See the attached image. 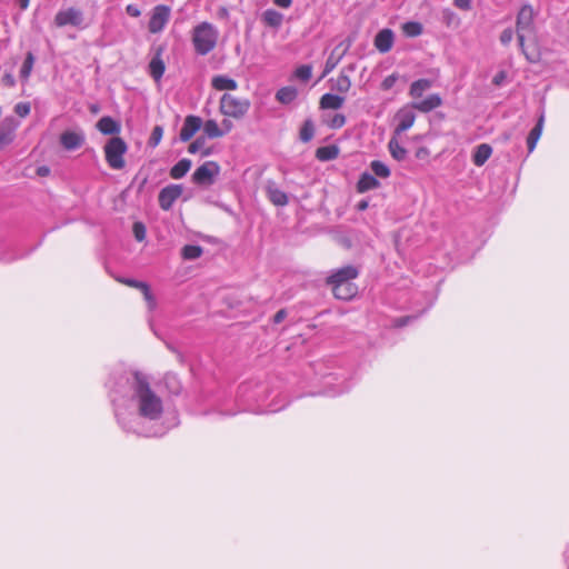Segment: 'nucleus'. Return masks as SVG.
Here are the masks:
<instances>
[{
    "mask_svg": "<svg viewBox=\"0 0 569 569\" xmlns=\"http://www.w3.org/2000/svg\"><path fill=\"white\" fill-rule=\"evenodd\" d=\"M388 148H389V151L391 153V156L398 160V161H402L406 159L407 157V150L400 146L399 141L397 140L396 137H392L388 143Z\"/></svg>",
    "mask_w": 569,
    "mask_h": 569,
    "instance_id": "473e14b6",
    "label": "nucleus"
},
{
    "mask_svg": "<svg viewBox=\"0 0 569 569\" xmlns=\"http://www.w3.org/2000/svg\"><path fill=\"white\" fill-rule=\"evenodd\" d=\"M330 81L331 89L339 93H346L351 88L350 77L347 73H345V70H342L336 79H331Z\"/></svg>",
    "mask_w": 569,
    "mask_h": 569,
    "instance_id": "b1692460",
    "label": "nucleus"
},
{
    "mask_svg": "<svg viewBox=\"0 0 569 569\" xmlns=\"http://www.w3.org/2000/svg\"><path fill=\"white\" fill-rule=\"evenodd\" d=\"M133 234L137 241H143L146 238V227L142 222H134L133 223Z\"/></svg>",
    "mask_w": 569,
    "mask_h": 569,
    "instance_id": "37998d69",
    "label": "nucleus"
},
{
    "mask_svg": "<svg viewBox=\"0 0 569 569\" xmlns=\"http://www.w3.org/2000/svg\"><path fill=\"white\" fill-rule=\"evenodd\" d=\"M315 134V126L312 120L307 119L300 129V140L302 142H309Z\"/></svg>",
    "mask_w": 569,
    "mask_h": 569,
    "instance_id": "4c0bfd02",
    "label": "nucleus"
},
{
    "mask_svg": "<svg viewBox=\"0 0 569 569\" xmlns=\"http://www.w3.org/2000/svg\"><path fill=\"white\" fill-rule=\"evenodd\" d=\"M402 31L408 37H418L422 33V24L416 21H408L402 24Z\"/></svg>",
    "mask_w": 569,
    "mask_h": 569,
    "instance_id": "e433bc0d",
    "label": "nucleus"
},
{
    "mask_svg": "<svg viewBox=\"0 0 569 569\" xmlns=\"http://www.w3.org/2000/svg\"><path fill=\"white\" fill-rule=\"evenodd\" d=\"M273 2L280 8H289L292 3V0H273Z\"/></svg>",
    "mask_w": 569,
    "mask_h": 569,
    "instance_id": "bf43d9fd",
    "label": "nucleus"
},
{
    "mask_svg": "<svg viewBox=\"0 0 569 569\" xmlns=\"http://www.w3.org/2000/svg\"><path fill=\"white\" fill-rule=\"evenodd\" d=\"M380 187V182L377 178L368 172H363L357 183V189L359 192H367L369 190H373Z\"/></svg>",
    "mask_w": 569,
    "mask_h": 569,
    "instance_id": "4be33fe9",
    "label": "nucleus"
},
{
    "mask_svg": "<svg viewBox=\"0 0 569 569\" xmlns=\"http://www.w3.org/2000/svg\"><path fill=\"white\" fill-rule=\"evenodd\" d=\"M267 194L269 200L278 207L288 204V196L284 191L280 190L274 183L267 186Z\"/></svg>",
    "mask_w": 569,
    "mask_h": 569,
    "instance_id": "aec40b11",
    "label": "nucleus"
},
{
    "mask_svg": "<svg viewBox=\"0 0 569 569\" xmlns=\"http://www.w3.org/2000/svg\"><path fill=\"white\" fill-rule=\"evenodd\" d=\"M358 274V269L355 266L348 264L335 270L331 276L327 278V283L329 286L337 283H352V280L356 279Z\"/></svg>",
    "mask_w": 569,
    "mask_h": 569,
    "instance_id": "9b49d317",
    "label": "nucleus"
},
{
    "mask_svg": "<svg viewBox=\"0 0 569 569\" xmlns=\"http://www.w3.org/2000/svg\"><path fill=\"white\" fill-rule=\"evenodd\" d=\"M286 317H287V311L284 309H280L273 316V322L274 323H280V322H282L284 320Z\"/></svg>",
    "mask_w": 569,
    "mask_h": 569,
    "instance_id": "5fc2aeb1",
    "label": "nucleus"
},
{
    "mask_svg": "<svg viewBox=\"0 0 569 569\" xmlns=\"http://www.w3.org/2000/svg\"><path fill=\"white\" fill-rule=\"evenodd\" d=\"M142 293H143V297H144L146 301L149 305V308L153 309L156 307V300H154V297L152 296V293L150 291L149 286H147L146 290H142Z\"/></svg>",
    "mask_w": 569,
    "mask_h": 569,
    "instance_id": "8fccbe9b",
    "label": "nucleus"
},
{
    "mask_svg": "<svg viewBox=\"0 0 569 569\" xmlns=\"http://www.w3.org/2000/svg\"><path fill=\"white\" fill-rule=\"evenodd\" d=\"M203 250L200 246L187 244L182 248L181 254L186 260H194L201 257Z\"/></svg>",
    "mask_w": 569,
    "mask_h": 569,
    "instance_id": "c9c22d12",
    "label": "nucleus"
},
{
    "mask_svg": "<svg viewBox=\"0 0 569 569\" xmlns=\"http://www.w3.org/2000/svg\"><path fill=\"white\" fill-rule=\"evenodd\" d=\"M191 164H192L191 160L186 159V158L181 159L170 169V177L172 179L183 178L187 174V172L190 170Z\"/></svg>",
    "mask_w": 569,
    "mask_h": 569,
    "instance_id": "7c9ffc66",
    "label": "nucleus"
},
{
    "mask_svg": "<svg viewBox=\"0 0 569 569\" xmlns=\"http://www.w3.org/2000/svg\"><path fill=\"white\" fill-rule=\"evenodd\" d=\"M398 124L395 129L396 134H400L410 129L416 120V114L411 109L403 108L397 113Z\"/></svg>",
    "mask_w": 569,
    "mask_h": 569,
    "instance_id": "4468645a",
    "label": "nucleus"
},
{
    "mask_svg": "<svg viewBox=\"0 0 569 569\" xmlns=\"http://www.w3.org/2000/svg\"><path fill=\"white\" fill-rule=\"evenodd\" d=\"M212 87L216 90H236L238 88L237 82L227 76H216L211 81Z\"/></svg>",
    "mask_w": 569,
    "mask_h": 569,
    "instance_id": "cd10ccee",
    "label": "nucleus"
},
{
    "mask_svg": "<svg viewBox=\"0 0 569 569\" xmlns=\"http://www.w3.org/2000/svg\"><path fill=\"white\" fill-rule=\"evenodd\" d=\"M345 103V98L333 93H325L320 99V108L321 109H332L338 110Z\"/></svg>",
    "mask_w": 569,
    "mask_h": 569,
    "instance_id": "412c9836",
    "label": "nucleus"
},
{
    "mask_svg": "<svg viewBox=\"0 0 569 569\" xmlns=\"http://www.w3.org/2000/svg\"><path fill=\"white\" fill-rule=\"evenodd\" d=\"M441 104H442L441 97L438 93H432L421 101L413 102L411 104V108L417 109L420 112L427 113V112H430L433 109L440 107Z\"/></svg>",
    "mask_w": 569,
    "mask_h": 569,
    "instance_id": "dca6fc26",
    "label": "nucleus"
},
{
    "mask_svg": "<svg viewBox=\"0 0 569 569\" xmlns=\"http://www.w3.org/2000/svg\"><path fill=\"white\" fill-rule=\"evenodd\" d=\"M220 167L214 161H207L192 173V181L199 186H211L219 174Z\"/></svg>",
    "mask_w": 569,
    "mask_h": 569,
    "instance_id": "0eeeda50",
    "label": "nucleus"
},
{
    "mask_svg": "<svg viewBox=\"0 0 569 569\" xmlns=\"http://www.w3.org/2000/svg\"><path fill=\"white\" fill-rule=\"evenodd\" d=\"M346 123V117L342 113H337L332 117L329 122V127L332 129H339Z\"/></svg>",
    "mask_w": 569,
    "mask_h": 569,
    "instance_id": "a18cd8bd",
    "label": "nucleus"
},
{
    "mask_svg": "<svg viewBox=\"0 0 569 569\" xmlns=\"http://www.w3.org/2000/svg\"><path fill=\"white\" fill-rule=\"evenodd\" d=\"M37 173L41 177L48 176L50 173V169L46 166L39 167L37 169Z\"/></svg>",
    "mask_w": 569,
    "mask_h": 569,
    "instance_id": "052dcab7",
    "label": "nucleus"
},
{
    "mask_svg": "<svg viewBox=\"0 0 569 569\" xmlns=\"http://www.w3.org/2000/svg\"><path fill=\"white\" fill-rule=\"evenodd\" d=\"M206 140L202 137L197 138L193 142H191L188 147V151L190 153H197L204 146Z\"/></svg>",
    "mask_w": 569,
    "mask_h": 569,
    "instance_id": "49530a36",
    "label": "nucleus"
},
{
    "mask_svg": "<svg viewBox=\"0 0 569 569\" xmlns=\"http://www.w3.org/2000/svg\"><path fill=\"white\" fill-rule=\"evenodd\" d=\"M96 127L102 134H118L121 131L120 123L109 116L99 119Z\"/></svg>",
    "mask_w": 569,
    "mask_h": 569,
    "instance_id": "a211bd4d",
    "label": "nucleus"
},
{
    "mask_svg": "<svg viewBox=\"0 0 569 569\" xmlns=\"http://www.w3.org/2000/svg\"><path fill=\"white\" fill-rule=\"evenodd\" d=\"M164 70V62L161 59V53L158 52L149 63L150 74L156 81H159L162 78Z\"/></svg>",
    "mask_w": 569,
    "mask_h": 569,
    "instance_id": "393cba45",
    "label": "nucleus"
},
{
    "mask_svg": "<svg viewBox=\"0 0 569 569\" xmlns=\"http://www.w3.org/2000/svg\"><path fill=\"white\" fill-rule=\"evenodd\" d=\"M370 169L373 176L379 178H388L391 173L389 167L380 160H373L370 163Z\"/></svg>",
    "mask_w": 569,
    "mask_h": 569,
    "instance_id": "f704fd0d",
    "label": "nucleus"
},
{
    "mask_svg": "<svg viewBox=\"0 0 569 569\" xmlns=\"http://www.w3.org/2000/svg\"><path fill=\"white\" fill-rule=\"evenodd\" d=\"M170 18V8L159 4L153 8L152 14L149 20L148 29L151 33L162 31Z\"/></svg>",
    "mask_w": 569,
    "mask_h": 569,
    "instance_id": "6e6552de",
    "label": "nucleus"
},
{
    "mask_svg": "<svg viewBox=\"0 0 569 569\" xmlns=\"http://www.w3.org/2000/svg\"><path fill=\"white\" fill-rule=\"evenodd\" d=\"M183 187L181 184H169L160 190L158 201L162 210H170L174 201L182 194Z\"/></svg>",
    "mask_w": 569,
    "mask_h": 569,
    "instance_id": "1a4fd4ad",
    "label": "nucleus"
},
{
    "mask_svg": "<svg viewBox=\"0 0 569 569\" xmlns=\"http://www.w3.org/2000/svg\"><path fill=\"white\" fill-rule=\"evenodd\" d=\"M262 21L272 28H279L283 21V14L273 9H268L262 13Z\"/></svg>",
    "mask_w": 569,
    "mask_h": 569,
    "instance_id": "c756f323",
    "label": "nucleus"
},
{
    "mask_svg": "<svg viewBox=\"0 0 569 569\" xmlns=\"http://www.w3.org/2000/svg\"><path fill=\"white\" fill-rule=\"evenodd\" d=\"M203 132L210 139L223 137V131L220 130L216 120H207L203 123Z\"/></svg>",
    "mask_w": 569,
    "mask_h": 569,
    "instance_id": "72a5a7b5",
    "label": "nucleus"
},
{
    "mask_svg": "<svg viewBox=\"0 0 569 569\" xmlns=\"http://www.w3.org/2000/svg\"><path fill=\"white\" fill-rule=\"evenodd\" d=\"M21 10H26L29 7L30 0H16Z\"/></svg>",
    "mask_w": 569,
    "mask_h": 569,
    "instance_id": "e2e57ef3",
    "label": "nucleus"
},
{
    "mask_svg": "<svg viewBox=\"0 0 569 569\" xmlns=\"http://www.w3.org/2000/svg\"><path fill=\"white\" fill-rule=\"evenodd\" d=\"M2 83L7 87H13L16 84V79L12 73H4L1 79Z\"/></svg>",
    "mask_w": 569,
    "mask_h": 569,
    "instance_id": "3c124183",
    "label": "nucleus"
},
{
    "mask_svg": "<svg viewBox=\"0 0 569 569\" xmlns=\"http://www.w3.org/2000/svg\"><path fill=\"white\" fill-rule=\"evenodd\" d=\"M543 114L540 116L537 124L531 129L527 138L528 151L532 152L536 148L538 140L540 139L542 127H543Z\"/></svg>",
    "mask_w": 569,
    "mask_h": 569,
    "instance_id": "a878e982",
    "label": "nucleus"
},
{
    "mask_svg": "<svg viewBox=\"0 0 569 569\" xmlns=\"http://www.w3.org/2000/svg\"><path fill=\"white\" fill-rule=\"evenodd\" d=\"M31 106L29 102H19L14 106V112L21 117L24 118L30 113Z\"/></svg>",
    "mask_w": 569,
    "mask_h": 569,
    "instance_id": "c03bdc74",
    "label": "nucleus"
},
{
    "mask_svg": "<svg viewBox=\"0 0 569 569\" xmlns=\"http://www.w3.org/2000/svg\"><path fill=\"white\" fill-rule=\"evenodd\" d=\"M114 393L132 391L131 400L136 403L140 417L157 420L163 412L161 398L151 389L146 376L140 372L124 373L110 387Z\"/></svg>",
    "mask_w": 569,
    "mask_h": 569,
    "instance_id": "f257e3e1",
    "label": "nucleus"
},
{
    "mask_svg": "<svg viewBox=\"0 0 569 569\" xmlns=\"http://www.w3.org/2000/svg\"><path fill=\"white\" fill-rule=\"evenodd\" d=\"M339 156V148L335 144L323 146L317 149L316 157L320 161H330Z\"/></svg>",
    "mask_w": 569,
    "mask_h": 569,
    "instance_id": "c85d7f7f",
    "label": "nucleus"
},
{
    "mask_svg": "<svg viewBox=\"0 0 569 569\" xmlns=\"http://www.w3.org/2000/svg\"><path fill=\"white\" fill-rule=\"evenodd\" d=\"M53 23L58 28L72 26L78 29H84L87 27L82 10L76 7L59 10L54 16Z\"/></svg>",
    "mask_w": 569,
    "mask_h": 569,
    "instance_id": "423d86ee",
    "label": "nucleus"
},
{
    "mask_svg": "<svg viewBox=\"0 0 569 569\" xmlns=\"http://www.w3.org/2000/svg\"><path fill=\"white\" fill-rule=\"evenodd\" d=\"M126 11L129 16L138 18L141 14V11L134 4H128Z\"/></svg>",
    "mask_w": 569,
    "mask_h": 569,
    "instance_id": "864d4df0",
    "label": "nucleus"
},
{
    "mask_svg": "<svg viewBox=\"0 0 569 569\" xmlns=\"http://www.w3.org/2000/svg\"><path fill=\"white\" fill-rule=\"evenodd\" d=\"M86 137L82 131H64L60 136V143L66 150L79 149L84 143Z\"/></svg>",
    "mask_w": 569,
    "mask_h": 569,
    "instance_id": "f8f14e48",
    "label": "nucleus"
},
{
    "mask_svg": "<svg viewBox=\"0 0 569 569\" xmlns=\"http://www.w3.org/2000/svg\"><path fill=\"white\" fill-rule=\"evenodd\" d=\"M19 121L14 117H7L0 124V150L13 142Z\"/></svg>",
    "mask_w": 569,
    "mask_h": 569,
    "instance_id": "9d476101",
    "label": "nucleus"
},
{
    "mask_svg": "<svg viewBox=\"0 0 569 569\" xmlns=\"http://www.w3.org/2000/svg\"><path fill=\"white\" fill-rule=\"evenodd\" d=\"M433 82L429 79H419L411 83L409 94L412 98H421L422 94L432 87Z\"/></svg>",
    "mask_w": 569,
    "mask_h": 569,
    "instance_id": "bb28decb",
    "label": "nucleus"
},
{
    "mask_svg": "<svg viewBox=\"0 0 569 569\" xmlns=\"http://www.w3.org/2000/svg\"><path fill=\"white\" fill-rule=\"evenodd\" d=\"M368 207V202L367 201H360L358 204H357V208L358 210L362 211V210H366Z\"/></svg>",
    "mask_w": 569,
    "mask_h": 569,
    "instance_id": "0e129e2a",
    "label": "nucleus"
},
{
    "mask_svg": "<svg viewBox=\"0 0 569 569\" xmlns=\"http://www.w3.org/2000/svg\"><path fill=\"white\" fill-rule=\"evenodd\" d=\"M397 80H398L397 74H390L383 79V81L381 82V88L383 90H390L395 86Z\"/></svg>",
    "mask_w": 569,
    "mask_h": 569,
    "instance_id": "09e8293b",
    "label": "nucleus"
},
{
    "mask_svg": "<svg viewBox=\"0 0 569 569\" xmlns=\"http://www.w3.org/2000/svg\"><path fill=\"white\" fill-rule=\"evenodd\" d=\"M513 39V31L511 28L505 29L500 34V42L503 46H508Z\"/></svg>",
    "mask_w": 569,
    "mask_h": 569,
    "instance_id": "de8ad7c7",
    "label": "nucleus"
},
{
    "mask_svg": "<svg viewBox=\"0 0 569 569\" xmlns=\"http://www.w3.org/2000/svg\"><path fill=\"white\" fill-rule=\"evenodd\" d=\"M393 44V32L391 29H382L375 38V47L381 52L386 53L391 50Z\"/></svg>",
    "mask_w": 569,
    "mask_h": 569,
    "instance_id": "2eb2a0df",
    "label": "nucleus"
},
{
    "mask_svg": "<svg viewBox=\"0 0 569 569\" xmlns=\"http://www.w3.org/2000/svg\"><path fill=\"white\" fill-rule=\"evenodd\" d=\"M298 96V91L293 87H283L276 93V98L279 102L288 104L291 103Z\"/></svg>",
    "mask_w": 569,
    "mask_h": 569,
    "instance_id": "2f4dec72",
    "label": "nucleus"
},
{
    "mask_svg": "<svg viewBox=\"0 0 569 569\" xmlns=\"http://www.w3.org/2000/svg\"><path fill=\"white\" fill-rule=\"evenodd\" d=\"M91 110H92L93 112H97V111H98V108H97L96 106H92V107H91Z\"/></svg>",
    "mask_w": 569,
    "mask_h": 569,
    "instance_id": "774afa93",
    "label": "nucleus"
},
{
    "mask_svg": "<svg viewBox=\"0 0 569 569\" xmlns=\"http://www.w3.org/2000/svg\"><path fill=\"white\" fill-rule=\"evenodd\" d=\"M333 296L340 300H350L357 295V286L355 283H337L331 286Z\"/></svg>",
    "mask_w": 569,
    "mask_h": 569,
    "instance_id": "f3484780",
    "label": "nucleus"
},
{
    "mask_svg": "<svg viewBox=\"0 0 569 569\" xmlns=\"http://www.w3.org/2000/svg\"><path fill=\"white\" fill-rule=\"evenodd\" d=\"M492 153V148L488 143H481L479 144L473 154H472V161L477 167L483 166L487 160L490 158Z\"/></svg>",
    "mask_w": 569,
    "mask_h": 569,
    "instance_id": "5701e85b",
    "label": "nucleus"
},
{
    "mask_svg": "<svg viewBox=\"0 0 569 569\" xmlns=\"http://www.w3.org/2000/svg\"><path fill=\"white\" fill-rule=\"evenodd\" d=\"M160 433L158 432H152V433H146V436H159Z\"/></svg>",
    "mask_w": 569,
    "mask_h": 569,
    "instance_id": "338daca9",
    "label": "nucleus"
},
{
    "mask_svg": "<svg viewBox=\"0 0 569 569\" xmlns=\"http://www.w3.org/2000/svg\"><path fill=\"white\" fill-rule=\"evenodd\" d=\"M342 42H345V43L341 48V51H343L347 54V52L349 51V49L352 46L353 39L349 37L346 40H343Z\"/></svg>",
    "mask_w": 569,
    "mask_h": 569,
    "instance_id": "13d9d810",
    "label": "nucleus"
},
{
    "mask_svg": "<svg viewBox=\"0 0 569 569\" xmlns=\"http://www.w3.org/2000/svg\"><path fill=\"white\" fill-rule=\"evenodd\" d=\"M117 280L119 282L126 284V286L139 289L141 291L146 290L147 286H148V283H146L143 281H139V280H134V279H129V278H118Z\"/></svg>",
    "mask_w": 569,
    "mask_h": 569,
    "instance_id": "a19ab883",
    "label": "nucleus"
},
{
    "mask_svg": "<svg viewBox=\"0 0 569 569\" xmlns=\"http://www.w3.org/2000/svg\"><path fill=\"white\" fill-rule=\"evenodd\" d=\"M472 0H453V4L461 10H469Z\"/></svg>",
    "mask_w": 569,
    "mask_h": 569,
    "instance_id": "603ef678",
    "label": "nucleus"
},
{
    "mask_svg": "<svg viewBox=\"0 0 569 569\" xmlns=\"http://www.w3.org/2000/svg\"><path fill=\"white\" fill-rule=\"evenodd\" d=\"M535 17L536 12L532 6L527 3L520 8L516 19V31L519 48L526 59L531 63L538 62L540 60V52L537 50V48H531L530 46L527 47L525 42L527 34H533L536 32Z\"/></svg>",
    "mask_w": 569,
    "mask_h": 569,
    "instance_id": "f03ea898",
    "label": "nucleus"
},
{
    "mask_svg": "<svg viewBox=\"0 0 569 569\" xmlns=\"http://www.w3.org/2000/svg\"><path fill=\"white\" fill-rule=\"evenodd\" d=\"M312 76V68L311 66L303 64L297 68L296 70V77L302 81H308Z\"/></svg>",
    "mask_w": 569,
    "mask_h": 569,
    "instance_id": "ea45409f",
    "label": "nucleus"
},
{
    "mask_svg": "<svg viewBox=\"0 0 569 569\" xmlns=\"http://www.w3.org/2000/svg\"><path fill=\"white\" fill-rule=\"evenodd\" d=\"M104 157L110 168L121 170L126 166L123 156L128 150V146L120 137L110 138L104 144Z\"/></svg>",
    "mask_w": 569,
    "mask_h": 569,
    "instance_id": "20e7f679",
    "label": "nucleus"
},
{
    "mask_svg": "<svg viewBox=\"0 0 569 569\" xmlns=\"http://www.w3.org/2000/svg\"><path fill=\"white\" fill-rule=\"evenodd\" d=\"M33 62H34V57L31 52H28L27 53V57L22 63V67L20 69V77L21 79L23 80H27L32 71V68H33Z\"/></svg>",
    "mask_w": 569,
    "mask_h": 569,
    "instance_id": "58836bf2",
    "label": "nucleus"
},
{
    "mask_svg": "<svg viewBox=\"0 0 569 569\" xmlns=\"http://www.w3.org/2000/svg\"><path fill=\"white\" fill-rule=\"evenodd\" d=\"M250 102L247 99H239L230 93H224L220 99V111L231 118H242L249 110Z\"/></svg>",
    "mask_w": 569,
    "mask_h": 569,
    "instance_id": "39448f33",
    "label": "nucleus"
},
{
    "mask_svg": "<svg viewBox=\"0 0 569 569\" xmlns=\"http://www.w3.org/2000/svg\"><path fill=\"white\" fill-rule=\"evenodd\" d=\"M505 79H506V73H505V71H500V72H498V73L493 77L492 82H493V84H496V86H500V84L505 81Z\"/></svg>",
    "mask_w": 569,
    "mask_h": 569,
    "instance_id": "4d7b16f0",
    "label": "nucleus"
},
{
    "mask_svg": "<svg viewBox=\"0 0 569 569\" xmlns=\"http://www.w3.org/2000/svg\"><path fill=\"white\" fill-rule=\"evenodd\" d=\"M163 134V129L160 126H156L151 132L150 139H149V146L157 147L159 142L161 141Z\"/></svg>",
    "mask_w": 569,
    "mask_h": 569,
    "instance_id": "79ce46f5",
    "label": "nucleus"
},
{
    "mask_svg": "<svg viewBox=\"0 0 569 569\" xmlns=\"http://www.w3.org/2000/svg\"><path fill=\"white\" fill-rule=\"evenodd\" d=\"M218 30L209 22H201L194 27L192 32V43L194 50L200 56H206L212 51L218 41Z\"/></svg>",
    "mask_w": 569,
    "mask_h": 569,
    "instance_id": "7ed1b4c3",
    "label": "nucleus"
},
{
    "mask_svg": "<svg viewBox=\"0 0 569 569\" xmlns=\"http://www.w3.org/2000/svg\"><path fill=\"white\" fill-rule=\"evenodd\" d=\"M345 42H340L336 48L331 51L330 56L328 57L322 77H326L328 73H330L342 60V58L346 56L343 51H341V48Z\"/></svg>",
    "mask_w": 569,
    "mask_h": 569,
    "instance_id": "6ab92c4d",
    "label": "nucleus"
},
{
    "mask_svg": "<svg viewBox=\"0 0 569 569\" xmlns=\"http://www.w3.org/2000/svg\"><path fill=\"white\" fill-rule=\"evenodd\" d=\"M410 320V317H402L396 320V326L403 327L406 326Z\"/></svg>",
    "mask_w": 569,
    "mask_h": 569,
    "instance_id": "680f3d73",
    "label": "nucleus"
},
{
    "mask_svg": "<svg viewBox=\"0 0 569 569\" xmlns=\"http://www.w3.org/2000/svg\"><path fill=\"white\" fill-rule=\"evenodd\" d=\"M232 127H233V126H232V122H231L230 120H228V119H223V120H222V122H221V128H220V130H221V131H223V136H224L226 133H228L229 131H231Z\"/></svg>",
    "mask_w": 569,
    "mask_h": 569,
    "instance_id": "6e6d98bb",
    "label": "nucleus"
},
{
    "mask_svg": "<svg viewBox=\"0 0 569 569\" xmlns=\"http://www.w3.org/2000/svg\"><path fill=\"white\" fill-rule=\"evenodd\" d=\"M355 69H356L355 64H349V66H348L347 68H345L343 70H345V71H346V70H348V71L352 72V71H355Z\"/></svg>",
    "mask_w": 569,
    "mask_h": 569,
    "instance_id": "69168bd1",
    "label": "nucleus"
},
{
    "mask_svg": "<svg viewBox=\"0 0 569 569\" xmlns=\"http://www.w3.org/2000/svg\"><path fill=\"white\" fill-rule=\"evenodd\" d=\"M202 121L197 116H187L180 130L179 138L181 141H189L196 132L201 128Z\"/></svg>",
    "mask_w": 569,
    "mask_h": 569,
    "instance_id": "ddd939ff",
    "label": "nucleus"
}]
</instances>
